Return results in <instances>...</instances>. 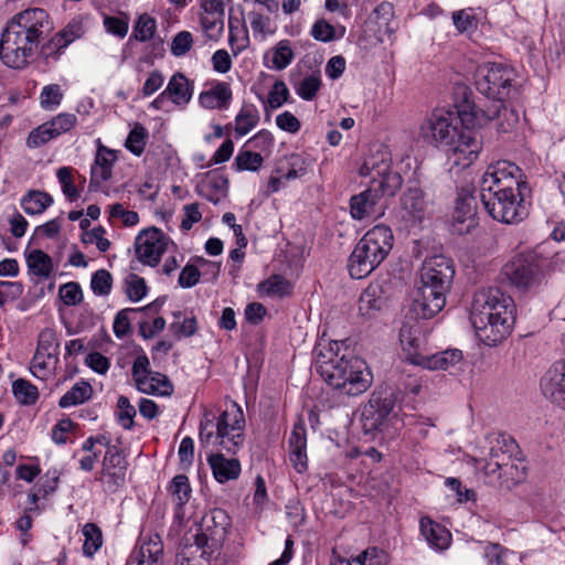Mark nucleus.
<instances>
[{
	"instance_id": "nucleus-1",
	"label": "nucleus",
	"mask_w": 565,
	"mask_h": 565,
	"mask_svg": "<svg viewBox=\"0 0 565 565\" xmlns=\"http://www.w3.org/2000/svg\"><path fill=\"white\" fill-rule=\"evenodd\" d=\"M244 412L237 403L231 402L222 412L204 409L200 422V440L215 452L207 456V462L216 481L225 483L241 475V462L236 455L244 444Z\"/></svg>"
},
{
	"instance_id": "nucleus-2",
	"label": "nucleus",
	"mask_w": 565,
	"mask_h": 565,
	"mask_svg": "<svg viewBox=\"0 0 565 565\" xmlns=\"http://www.w3.org/2000/svg\"><path fill=\"white\" fill-rule=\"evenodd\" d=\"M338 341L319 343L315 349V366L321 377L334 390L348 396L364 393L372 384V373L366 362L348 349L340 354Z\"/></svg>"
},
{
	"instance_id": "nucleus-3",
	"label": "nucleus",
	"mask_w": 565,
	"mask_h": 565,
	"mask_svg": "<svg viewBox=\"0 0 565 565\" xmlns=\"http://www.w3.org/2000/svg\"><path fill=\"white\" fill-rule=\"evenodd\" d=\"M515 311V303L511 296L499 288L490 287L475 294L470 321L480 341L492 347L511 334Z\"/></svg>"
},
{
	"instance_id": "nucleus-4",
	"label": "nucleus",
	"mask_w": 565,
	"mask_h": 565,
	"mask_svg": "<svg viewBox=\"0 0 565 565\" xmlns=\"http://www.w3.org/2000/svg\"><path fill=\"white\" fill-rule=\"evenodd\" d=\"M454 276V263L444 255H434L424 262L420 285L412 306L417 317L430 319L443 310Z\"/></svg>"
},
{
	"instance_id": "nucleus-5",
	"label": "nucleus",
	"mask_w": 565,
	"mask_h": 565,
	"mask_svg": "<svg viewBox=\"0 0 565 565\" xmlns=\"http://www.w3.org/2000/svg\"><path fill=\"white\" fill-rule=\"evenodd\" d=\"M392 230L383 224L369 230L358 242L348 260V270L352 278L369 276L387 257L393 247Z\"/></svg>"
},
{
	"instance_id": "nucleus-6",
	"label": "nucleus",
	"mask_w": 565,
	"mask_h": 565,
	"mask_svg": "<svg viewBox=\"0 0 565 565\" xmlns=\"http://www.w3.org/2000/svg\"><path fill=\"white\" fill-rule=\"evenodd\" d=\"M518 445L511 437L497 439V446L491 448L490 459L484 466L487 476H497L501 487L511 488L521 482L525 476V467L512 459Z\"/></svg>"
},
{
	"instance_id": "nucleus-7",
	"label": "nucleus",
	"mask_w": 565,
	"mask_h": 565,
	"mask_svg": "<svg viewBox=\"0 0 565 565\" xmlns=\"http://www.w3.org/2000/svg\"><path fill=\"white\" fill-rule=\"evenodd\" d=\"M514 77V70L502 63H484L476 71L475 85L489 104H495L508 100Z\"/></svg>"
},
{
	"instance_id": "nucleus-8",
	"label": "nucleus",
	"mask_w": 565,
	"mask_h": 565,
	"mask_svg": "<svg viewBox=\"0 0 565 565\" xmlns=\"http://www.w3.org/2000/svg\"><path fill=\"white\" fill-rule=\"evenodd\" d=\"M359 174L371 179V188L379 193L380 198H393L403 185V178L392 169V159L386 150H377L365 158Z\"/></svg>"
},
{
	"instance_id": "nucleus-9",
	"label": "nucleus",
	"mask_w": 565,
	"mask_h": 565,
	"mask_svg": "<svg viewBox=\"0 0 565 565\" xmlns=\"http://www.w3.org/2000/svg\"><path fill=\"white\" fill-rule=\"evenodd\" d=\"M459 113L462 120L471 126L493 121L499 135L511 132L519 122L518 111L507 107L505 102L479 106L465 99L460 105Z\"/></svg>"
},
{
	"instance_id": "nucleus-10",
	"label": "nucleus",
	"mask_w": 565,
	"mask_h": 565,
	"mask_svg": "<svg viewBox=\"0 0 565 565\" xmlns=\"http://www.w3.org/2000/svg\"><path fill=\"white\" fill-rule=\"evenodd\" d=\"M522 170L508 160H499L488 166L480 184V199L488 193L498 195L515 191H529L525 180L522 179Z\"/></svg>"
},
{
	"instance_id": "nucleus-11",
	"label": "nucleus",
	"mask_w": 565,
	"mask_h": 565,
	"mask_svg": "<svg viewBox=\"0 0 565 565\" xmlns=\"http://www.w3.org/2000/svg\"><path fill=\"white\" fill-rule=\"evenodd\" d=\"M544 263L534 252L520 253L503 266L502 275L519 289H535L545 281Z\"/></svg>"
},
{
	"instance_id": "nucleus-12",
	"label": "nucleus",
	"mask_w": 565,
	"mask_h": 565,
	"mask_svg": "<svg viewBox=\"0 0 565 565\" xmlns=\"http://www.w3.org/2000/svg\"><path fill=\"white\" fill-rule=\"evenodd\" d=\"M458 106L457 115L450 111L436 110L428 116L420 125V136L434 147L444 151L448 146L454 145V138L462 128V125H470L462 120Z\"/></svg>"
},
{
	"instance_id": "nucleus-13",
	"label": "nucleus",
	"mask_w": 565,
	"mask_h": 565,
	"mask_svg": "<svg viewBox=\"0 0 565 565\" xmlns=\"http://www.w3.org/2000/svg\"><path fill=\"white\" fill-rule=\"evenodd\" d=\"M531 192L529 191H515L510 194L501 193L492 195L488 193L484 198H481V202L487 213L495 221L505 224H515L523 221L527 215V209L525 206V196Z\"/></svg>"
},
{
	"instance_id": "nucleus-14",
	"label": "nucleus",
	"mask_w": 565,
	"mask_h": 565,
	"mask_svg": "<svg viewBox=\"0 0 565 565\" xmlns=\"http://www.w3.org/2000/svg\"><path fill=\"white\" fill-rule=\"evenodd\" d=\"M7 25L18 33H22V36L38 46L47 39L54 29L49 13L41 8H29L14 14Z\"/></svg>"
},
{
	"instance_id": "nucleus-15",
	"label": "nucleus",
	"mask_w": 565,
	"mask_h": 565,
	"mask_svg": "<svg viewBox=\"0 0 565 565\" xmlns=\"http://www.w3.org/2000/svg\"><path fill=\"white\" fill-rule=\"evenodd\" d=\"M39 46L30 40L22 36L8 25L1 33L0 38V60L13 70L25 68L33 58Z\"/></svg>"
},
{
	"instance_id": "nucleus-16",
	"label": "nucleus",
	"mask_w": 565,
	"mask_h": 565,
	"mask_svg": "<svg viewBox=\"0 0 565 565\" xmlns=\"http://www.w3.org/2000/svg\"><path fill=\"white\" fill-rule=\"evenodd\" d=\"M58 342L56 333L51 329H44L39 334L38 348L31 361V373L45 380L55 371L58 363Z\"/></svg>"
},
{
	"instance_id": "nucleus-17",
	"label": "nucleus",
	"mask_w": 565,
	"mask_h": 565,
	"mask_svg": "<svg viewBox=\"0 0 565 565\" xmlns=\"http://www.w3.org/2000/svg\"><path fill=\"white\" fill-rule=\"evenodd\" d=\"M128 461L122 450L116 446H108L99 471L98 480L103 483L104 490L110 493L116 492L126 483Z\"/></svg>"
},
{
	"instance_id": "nucleus-18",
	"label": "nucleus",
	"mask_w": 565,
	"mask_h": 565,
	"mask_svg": "<svg viewBox=\"0 0 565 565\" xmlns=\"http://www.w3.org/2000/svg\"><path fill=\"white\" fill-rule=\"evenodd\" d=\"M481 149L482 141L478 132L462 127L454 138V145L448 146L445 152L454 166L468 168L477 160Z\"/></svg>"
},
{
	"instance_id": "nucleus-19",
	"label": "nucleus",
	"mask_w": 565,
	"mask_h": 565,
	"mask_svg": "<svg viewBox=\"0 0 565 565\" xmlns=\"http://www.w3.org/2000/svg\"><path fill=\"white\" fill-rule=\"evenodd\" d=\"M169 243V237L161 230H143L135 241L136 256L143 265L154 267L167 252Z\"/></svg>"
},
{
	"instance_id": "nucleus-20",
	"label": "nucleus",
	"mask_w": 565,
	"mask_h": 565,
	"mask_svg": "<svg viewBox=\"0 0 565 565\" xmlns=\"http://www.w3.org/2000/svg\"><path fill=\"white\" fill-rule=\"evenodd\" d=\"M401 217L406 227L422 224L427 213V201L424 191L418 185L408 186L402 194Z\"/></svg>"
},
{
	"instance_id": "nucleus-21",
	"label": "nucleus",
	"mask_w": 565,
	"mask_h": 565,
	"mask_svg": "<svg viewBox=\"0 0 565 565\" xmlns=\"http://www.w3.org/2000/svg\"><path fill=\"white\" fill-rule=\"evenodd\" d=\"M231 526V518L223 509H213L202 518L198 535H204L207 543L215 548L224 542Z\"/></svg>"
},
{
	"instance_id": "nucleus-22",
	"label": "nucleus",
	"mask_w": 565,
	"mask_h": 565,
	"mask_svg": "<svg viewBox=\"0 0 565 565\" xmlns=\"http://www.w3.org/2000/svg\"><path fill=\"white\" fill-rule=\"evenodd\" d=\"M476 216V198L468 192L460 193L451 217L452 231L459 235L469 234L478 224Z\"/></svg>"
},
{
	"instance_id": "nucleus-23",
	"label": "nucleus",
	"mask_w": 565,
	"mask_h": 565,
	"mask_svg": "<svg viewBox=\"0 0 565 565\" xmlns=\"http://www.w3.org/2000/svg\"><path fill=\"white\" fill-rule=\"evenodd\" d=\"M214 548L207 543L204 535L195 533L192 537L184 539L180 544L177 552V563L179 565H204Z\"/></svg>"
},
{
	"instance_id": "nucleus-24",
	"label": "nucleus",
	"mask_w": 565,
	"mask_h": 565,
	"mask_svg": "<svg viewBox=\"0 0 565 565\" xmlns=\"http://www.w3.org/2000/svg\"><path fill=\"white\" fill-rule=\"evenodd\" d=\"M543 395L559 407L565 408V364L554 363L541 380Z\"/></svg>"
},
{
	"instance_id": "nucleus-25",
	"label": "nucleus",
	"mask_w": 565,
	"mask_h": 565,
	"mask_svg": "<svg viewBox=\"0 0 565 565\" xmlns=\"http://www.w3.org/2000/svg\"><path fill=\"white\" fill-rule=\"evenodd\" d=\"M393 401L373 395L367 404L363 406L361 422L365 433L377 430L393 411Z\"/></svg>"
},
{
	"instance_id": "nucleus-26",
	"label": "nucleus",
	"mask_w": 565,
	"mask_h": 565,
	"mask_svg": "<svg viewBox=\"0 0 565 565\" xmlns=\"http://www.w3.org/2000/svg\"><path fill=\"white\" fill-rule=\"evenodd\" d=\"M399 342L405 359L412 364L419 365L426 354V339L420 328L404 323L399 329Z\"/></svg>"
},
{
	"instance_id": "nucleus-27",
	"label": "nucleus",
	"mask_w": 565,
	"mask_h": 565,
	"mask_svg": "<svg viewBox=\"0 0 565 565\" xmlns=\"http://www.w3.org/2000/svg\"><path fill=\"white\" fill-rule=\"evenodd\" d=\"M196 192L213 204H217L227 195L228 178L218 170H211L196 185Z\"/></svg>"
},
{
	"instance_id": "nucleus-28",
	"label": "nucleus",
	"mask_w": 565,
	"mask_h": 565,
	"mask_svg": "<svg viewBox=\"0 0 565 565\" xmlns=\"http://www.w3.org/2000/svg\"><path fill=\"white\" fill-rule=\"evenodd\" d=\"M306 448V426L302 423H296L289 437V460L299 473L305 472L308 468Z\"/></svg>"
},
{
	"instance_id": "nucleus-29",
	"label": "nucleus",
	"mask_w": 565,
	"mask_h": 565,
	"mask_svg": "<svg viewBox=\"0 0 565 565\" xmlns=\"http://www.w3.org/2000/svg\"><path fill=\"white\" fill-rule=\"evenodd\" d=\"M163 544L158 535L145 541L128 557L126 565H162Z\"/></svg>"
},
{
	"instance_id": "nucleus-30",
	"label": "nucleus",
	"mask_w": 565,
	"mask_h": 565,
	"mask_svg": "<svg viewBox=\"0 0 565 565\" xmlns=\"http://www.w3.org/2000/svg\"><path fill=\"white\" fill-rule=\"evenodd\" d=\"M419 530L428 545L435 550L443 551L448 548L451 542L450 532L441 524L435 522L429 516H423L419 520Z\"/></svg>"
},
{
	"instance_id": "nucleus-31",
	"label": "nucleus",
	"mask_w": 565,
	"mask_h": 565,
	"mask_svg": "<svg viewBox=\"0 0 565 565\" xmlns=\"http://www.w3.org/2000/svg\"><path fill=\"white\" fill-rule=\"evenodd\" d=\"M118 150L102 145L98 140L95 162L92 167V179L97 182L108 181L113 175V167L118 160Z\"/></svg>"
},
{
	"instance_id": "nucleus-32",
	"label": "nucleus",
	"mask_w": 565,
	"mask_h": 565,
	"mask_svg": "<svg viewBox=\"0 0 565 565\" xmlns=\"http://www.w3.org/2000/svg\"><path fill=\"white\" fill-rule=\"evenodd\" d=\"M232 100V89L225 82H215L199 96L200 105L206 109H226Z\"/></svg>"
},
{
	"instance_id": "nucleus-33",
	"label": "nucleus",
	"mask_w": 565,
	"mask_h": 565,
	"mask_svg": "<svg viewBox=\"0 0 565 565\" xmlns=\"http://www.w3.org/2000/svg\"><path fill=\"white\" fill-rule=\"evenodd\" d=\"M164 92L175 106L183 107L192 98L193 84L183 73L177 72L171 76Z\"/></svg>"
},
{
	"instance_id": "nucleus-34",
	"label": "nucleus",
	"mask_w": 565,
	"mask_h": 565,
	"mask_svg": "<svg viewBox=\"0 0 565 565\" xmlns=\"http://www.w3.org/2000/svg\"><path fill=\"white\" fill-rule=\"evenodd\" d=\"M385 303L382 286L379 282L370 284L359 298V311L364 317H373Z\"/></svg>"
},
{
	"instance_id": "nucleus-35",
	"label": "nucleus",
	"mask_w": 565,
	"mask_h": 565,
	"mask_svg": "<svg viewBox=\"0 0 565 565\" xmlns=\"http://www.w3.org/2000/svg\"><path fill=\"white\" fill-rule=\"evenodd\" d=\"M380 200L379 193L371 186L350 200L351 215L355 220H363L375 213V206Z\"/></svg>"
},
{
	"instance_id": "nucleus-36",
	"label": "nucleus",
	"mask_w": 565,
	"mask_h": 565,
	"mask_svg": "<svg viewBox=\"0 0 565 565\" xmlns=\"http://www.w3.org/2000/svg\"><path fill=\"white\" fill-rule=\"evenodd\" d=\"M137 388L150 395L170 396L173 393L172 383L159 372H150L146 377L138 379Z\"/></svg>"
},
{
	"instance_id": "nucleus-37",
	"label": "nucleus",
	"mask_w": 565,
	"mask_h": 565,
	"mask_svg": "<svg viewBox=\"0 0 565 565\" xmlns=\"http://www.w3.org/2000/svg\"><path fill=\"white\" fill-rule=\"evenodd\" d=\"M462 360V352L460 350H446L435 354H425L419 366L428 370H447L450 366L458 364Z\"/></svg>"
},
{
	"instance_id": "nucleus-38",
	"label": "nucleus",
	"mask_w": 565,
	"mask_h": 565,
	"mask_svg": "<svg viewBox=\"0 0 565 565\" xmlns=\"http://www.w3.org/2000/svg\"><path fill=\"white\" fill-rule=\"evenodd\" d=\"M52 203L53 198L40 190H30L20 200L21 207L28 215L42 214Z\"/></svg>"
},
{
	"instance_id": "nucleus-39",
	"label": "nucleus",
	"mask_w": 565,
	"mask_h": 565,
	"mask_svg": "<svg viewBox=\"0 0 565 565\" xmlns=\"http://www.w3.org/2000/svg\"><path fill=\"white\" fill-rule=\"evenodd\" d=\"M168 490L177 504L175 516L180 518L182 515V507L191 497L192 490L189 483V478L185 475L175 476Z\"/></svg>"
},
{
	"instance_id": "nucleus-40",
	"label": "nucleus",
	"mask_w": 565,
	"mask_h": 565,
	"mask_svg": "<svg viewBox=\"0 0 565 565\" xmlns=\"http://www.w3.org/2000/svg\"><path fill=\"white\" fill-rule=\"evenodd\" d=\"M259 121V113L254 105H245L241 108L235 117V135L236 137L246 136L252 131Z\"/></svg>"
},
{
	"instance_id": "nucleus-41",
	"label": "nucleus",
	"mask_w": 565,
	"mask_h": 565,
	"mask_svg": "<svg viewBox=\"0 0 565 565\" xmlns=\"http://www.w3.org/2000/svg\"><path fill=\"white\" fill-rule=\"evenodd\" d=\"M29 273L42 278H49L53 264L51 257L41 249H33L26 255Z\"/></svg>"
},
{
	"instance_id": "nucleus-42",
	"label": "nucleus",
	"mask_w": 565,
	"mask_h": 565,
	"mask_svg": "<svg viewBox=\"0 0 565 565\" xmlns=\"http://www.w3.org/2000/svg\"><path fill=\"white\" fill-rule=\"evenodd\" d=\"M264 163L260 152L245 149V146L236 154L232 168L236 171H258Z\"/></svg>"
},
{
	"instance_id": "nucleus-43",
	"label": "nucleus",
	"mask_w": 565,
	"mask_h": 565,
	"mask_svg": "<svg viewBox=\"0 0 565 565\" xmlns=\"http://www.w3.org/2000/svg\"><path fill=\"white\" fill-rule=\"evenodd\" d=\"M259 289L269 297L284 298L292 294V284L281 275H271L260 282Z\"/></svg>"
},
{
	"instance_id": "nucleus-44",
	"label": "nucleus",
	"mask_w": 565,
	"mask_h": 565,
	"mask_svg": "<svg viewBox=\"0 0 565 565\" xmlns=\"http://www.w3.org/2000/svg\"><path fill=\"white\" fill-rule=\"evenodd\" d=\"M230 36L228 44L232 49L234 56H237L244 50L249 46V34L245 22H242V26H237L233 23L232 18L230 17L228 21Z\"/></svg>"
},
{
	"instance_id": "nucleus-45",
	"label": "nucleus",
	"mask_w": 565,
	"mask_h": 565,
	"mask_svg": "<svg viewBox=\"0 0 565 565\" xmlns=\"http://www.w3.org/2000/svg\"><path fill=\"white\" fill-rule=\"evenodd\" d=\"M12 393L15 399L25 406L34 405L39 399L38 387L23 379H18L12 383Z\"/></svg>"
},
{
	"instance_id": "nucleus-46",
	"label": "nucleus",
	"mask_w": 565,
	"mask_h": 565,
	"mask_svg": "<svg viewBox=\"0 0 565 565\" xmlns=\"http://www.w3.org/2000/svg\"><path fill=\"white\" fill-rule=\"evenodd\" d=\"M82 532L85 539L83 554L92 557L103 545L102 530L95 523H86Z\"/></svg>"
},
{
	"instance_id": "nucleus-47",
	"label": "nucleus",
	"mask_w": 565,
	"mask_h": 565,
	"mask_svg": "<svg viewBox=\"0 0 565 565\" xmlns=\"http://www.w3.org/2000/svg\"><path fill=\"white\" fill-rule=\"evenodd\" d=\"M294 57L295 54L290 42L288 40H281L273 49V67L278 71L285 70L291 64Z\"/></svg>"
},
{
	"instance_id": "nucleus-48",
	"label": "nucleus",
	"mask_w": 565,
	"mask_h": 565,
	"mask_svg": "<svg viewBox=\"0 0 565 565\" xmlns=\"http://www.w3.org/2000/svg\"><path fill=\"white\" fill-rule=\"evenodd\" d=\"M71 23L66 24L63 30L52 36L44 46V53L47 57H57L63 50L71 43Z\"/></svg>"
},
{
	"instance_id": "nucleus-49",
	"label": "nucleus",
	"mask_w": 565,
	"mask_h": 565,
	"mask_svg": "<svg viewBox=\"0 0 565 565\" xmlns=\"http://www.w3.org/2000/svg\"><path fill=\"white\" fill-rule=\"evenodd\" d=\"M195 264H186L179 275L178 282L182 288H191L195 286L201 277L199 266L209 264L203 257L195 258Z\"/></svg>"
},
{
	"instance_id": "nucleus-50",
	"label": "nucleus",
	"mask_w": 565,
	"mask_h": 565,
	"mask_svg": "<svg viewBox=\"0 0 565 565\" xmlns=\"http://www.w3.org/2000/svg\"><path fill=\"white\" fill-rule=\"evenodd\" d=\"M147 139V129L142 125L136 124L135 127L130 130L125 146L135 156H140L145 150Z\"/></svg>"
},
{
	"instance_id": "nucleus-51",
	"label": "nucleus",
	"mask_w": 565,
	"mask_h": 565,
	"mask_svg": "<svg viewBox=\"0 0 565 565\" xmlns=\"http://www.w3.org/2000/svg\"><path fill=\"white\" fill-rule=\"evenodd\" d=\"M321 86L318 74H310L294 85L296 93L305 100H312Z\"/></svg>"
},
{
	"instance_id": "nucleus-52",
	"label": "nucleus",
	"mask_w": 565,
	"mask_h": 565,
	"mask_svg": "<svg viewBox=\"0 0 565 565\" xmlns=\"http://www.w3.org/2000/svg\"><path fill=\"white\" fill-rule=\"evenodd\" d=\"M64 97L61 86L57 84H50L42 88L40 94V105L45 110L56 109Z\"/></svg>"
},
{
	"instance_id": "nucleus-53",
	"label": "nucleus",
	"mask_w": 565,
	"mask_h": 565,
	"mask_svg": "<svg viewBox=\"0 0 565 565\" xmlns=\"http://www.w3.org/2000/svg\"><path fill=\"white\" fill-rule=\"evenodd\" d=\"M248 19L255 36L259 35L260 39L264 40L267 35L274 33V30L270 28L271 21L268 15H264L258 11H250L248 13Z\"/></svg>"
},
{
	"instance_id": "nucleus-54",
	"label": "nucleus",
	"mask_w": 565,
	"mask_h": 565,
	"mask_svg": "<svg viewBox=\"0 0 565 565\" xmlns=\"http://www.w3.org/2000/svg\"><path fill=\"white\" fill-rule=\"evenodd\" d=\"M156 28V20L148 14H142L134 28V36L140 42L149 41L154 34Z\"/></svg>"
},
{
	"instance_id": "nucleus-55",
	"label": "nucleus",
	"mask_w": 565,
	"mask_h": 565,
	"mask_svg": "<svg viewBox=\"0 0 565 565\" xmlns=\"http://www.w3.org/2000/svg\"><path fill=\"white\" fill-rule=\"evenodd\" d=\"M113 285V277L106 269H99L94 273L90 280V288L95 295L106 296L110 292Z\"/></svg>"
},
{
	"instance_id": "nucleus-56",
	"label": "nucleus",
	"mask_w": 565,
	"mask_h": 565,
	"mask_svg": "<svg viewBox=\"0 0 565 565\" xmlns=\"http://www.w3.org/2000/svg\"><path fill=\"white\" fill-rule=\"evenodd\" d=\"M512 552L499 543H487L484 546L483 556L487 561V565H505V559Z\"/></svg>"
},
{
	"instance_id": "nucleus-57",
	"label": "nucleus",
	"mask_w": 565,
	"mask_h": 565,
	"mask_svg": "<svg viewBox=\"0 0 565 565\" xmlns=\"http://www.w3.org/2000/svg\"><path fill=\"white\" fill-rule=\"evenodd\" d=\"M52 139H54L53 132L50 130L49 121H46L31 130L26 138V146L31 149H34L49 142Z\"/></svg>"
},
{
	"instance_id": "nucleus-58",
	"label": "nucleus",
	"mask_w": 565,
	"mask_h": 565,
	"mask_svg": "<svg viewBox=\"0 0 565 565\" xmlns=\"http://www.w3.org/2000/svg\"><path fill=\"white\" fill-rule=\"evenodd\" d=\"M118 422L125 429H131L134 426V417L136 416V409L130 404L128 397L120 395L117 402Z\"/></svg>"
},
{
	"instance_id": "nucleus-59",
	"label": "nucleus",
	"mask_w": 565,
	"mask_h": 565,
	"mask_svg": "<svg viewBox=\"0 0 565 565\" xmlns=\"http://www.w3.org/2000/svg\"><path fill=\"white\" fill-rule=\"evenodd\" d=\"M22 294L23 285L20 281L0 280V307L19 299Z\"/></svg>"
},
{
	"instance_id": "nucleus-60",
	"label": "nucleus",
	"mask_w": 565,
	"mask_h": 565,
	"mask_svg": "<svg viewBox=\"0 0 565 565\" xmlns=\"http://www.w3.org/2000/svg\"><path fill=\"white\" fill-rule=\"evenodd\" d=\"M126 294L131 301L141 300L147 294V285L143 278L130 274L126 280Z\"/></svg>"
},
{
	"instance_id": "nucleus-61",
	"label": "nucleus",
	"mask_w": 565,
	"mask_h": 565,
	"mask_svg": "<svg viewBox=\"0 0 565 565\" xmlns=\"http://www.w3.org/2000/svg\"><path fill=\"white\" fill-rule=\"evenodd\" d=\"M193 45V36L189 31H181L177 33L171 42V53L174 56L185 55Z\"/></svg>"
},
{
	"instance_id": "nucleus-62",
	"label": "nucleus",
	"mask_w": 565,
	"mask_h": 565,
	"mask_svg": "<svg viewBox=\"0 0 565 565\" xmlns=\"http://www.w3.org/2000/svg\"><path fill=\"white\" fill-rule=\"evenodd\" d=\"M310 34L317 41L331 42L335 39V29L324 19H320L313 23Z\"/></svg>"
},
{
	"instance_id": "nucleus-63",
	"label": "nucleus",
	"mask_w": 565,
	"mask_h": 565,
	"mask_svg": "<svg viewBox=\"0 0 565 565\" xmlns=\"http://www.w3.org/2000/svg\"><path fill=\"white\" fill-rule=\"evenodd\" d=\"M289 98V89L285 82L277 81L274 83L269 94H268V104L271 108H279L284 103H286Z\"/></svg>"
},
{
	"instance_id": "nucleus-64",
	"label": "nucleus",
	"mask_w": 565,
	"mask_h": 565,
	"mask_svg": "<svg viewBox=\"0 0 565 565\" xmlns=\"http://www.w3.org/2000/svg\"><path fill=\"white\" fill-rule=\"evenodd\" d=\"M452 21L456 29L460 32H468L477 29V19L476 17L466 11L459 10L452 13Z\"/></svg>"
}]
</instances>
